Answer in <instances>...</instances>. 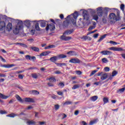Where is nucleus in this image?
<instances>
[{
	"label": "nucleus",
	"instance_id": "nucleus-1",
	"mask_svg": "<svg viewBox=\"0 0 125 125\" xmlns=\"http://www.w3.org/2000/svg\"><path fill=\"white\" fill-rule=\"evenodd\" d=\"M79 16V13H78L77 11H75L74 13L68 15L67 16L65 21H64L62 24V25H60L59 26V28L61 29L62 28L63 29H66V28H68L69 27V25H70V21L67 19H70V21H71L73 25L75 26L76 24H77V22H76L77 20V18H78Z\"/></svg>",
	"mask_w": 125,
	"mask_h": 125
},
{
	"label": "nucleus",
	"instance_id": "nucleus-2",
	"mask_svg": "<svg viewBox=\"0 0 125 125\" xmlns=\"http://www.w3.org/2000/svg\"><path fill=\"white\" fill-rule=\"evenodd\" d=\"M114 10V13H111L108 15V20L111 23H116L117 21H120L121 20V12L118 9L113 8L112 9Z\"/></svg>",
	"mask_w": 125,
	"mask_h": 125
},
{
	"label": "nucleus",
	"instance_id": "nucleus-3",
	"mask_svg": "<svg viewBox=\"0 0 125 125\" xmlns=\"http://www.w3.org/2000/svg\"><path fill=\"white\" fill-rule=\"evenodd\" d=\"M73 32H74V30L73 29L65 31L63 33V35L60 37V39L62 40V41H64L65 42L70 41V40H72V37H67L64 36V35H71Z\"/></svg>",
	"mask_w": 125,
	"mask_h": 125
},
{
	"label": "nucleus",
	"instance_id": "nucleus-4",
	"mask_svg": "<svg viewBox=\"0 0 125 125\" xmlns=\"http://www.w3.org/2000/svg\"><path fill=\"white\" fill-rule=\"evenodd\" d=\"M67 55H64V54H59L58 55V56H55L52 57H51L49 59V60L51 61V62H52L53 63H56V61L58 60L59 59H64V58H66Z\"/></svg>",
	"mask_w": 125,
	"mask_h": 125
},
{
	"label": "nucleus",
	"instance_id": "nucleus-5",
	"mask_svg": "<svg viewBox=\"0 0 125 125\" xmlns=\"http://www.w3.org/2000/svg\"><path fill=\"white\" fill-rule=\"evenodd\" d=\"M23 28V23L22 21L19 22L18 24L16 26V27L14 29H13V32L15 35H18L19 34V32H20V30L22 29Z\"/></svg>",
	"mask_w": 125,
	"mask_h": 125
},
{
	"label": "nucleus",
	"instance_id": "nucleus-6",
	"mask_svg": "<svg viewBox=\"0 0 125 125\" xmlns=\"http://www.w3.org/2000/svg\"><path fill=\"white\" fill-rule=\"evenodd\" d=\"M97 14L99 17H102L103 16V14L105 12V15L107 16V13H108V10L107 8H105L104 10H103L102 7H100L97 9Z\"/></svg>",
	"mask_w": 125,
	"mask_h": 125
},
{
	"label": "nucleus",
	"instance_id": "nucleus-7",
	"mask_svg": "<svg viewBox=\"0 0 125 125\" xmlns=\"http://www.w3.org/2000/svg\"><path fill=\"white\" fill-rule=\"evenodd\" d=\"M0 32L1 34H5V22L3 21H0Z\"/></svg>",
	"mask_w": 125,
	"mask_h": 125
},
{
	"label": "nucleus",
	"instance_id": "nucleus-8",
	"mask_svg": "<svg viewBox=\"0 0 125 125\" xmlns=\"http://www.w3.org/2000/svg\"><path fill=\"white\" fill-rule=\"evenodd\" d=\"M46 31L47 32L48 30H50L51 32H52V31H54L55 30V25L53 23L51 24H47V26L45 28Z\"/></svg>",
	"mask_w": 125,
	"mask_h": 125
},
{
	"label": "nucleus",
	"instance_id": "nucleus-9",
	"mask_svg": "<svg viewBox=\"0 0 125 125\" xmlns=\"http://www.w3.org/2000/svg\"><path fill=\"white\" fill-rule=\"evenodd\" d=\"M69 62L73 64H80L81 63V60L77 58H72L69 61Z\"/></svg>",
	"mask_w": 125,
	"mask_h": 125
},
{
	"label": "nucleus",
	"instance_id": "nucleus-10",
	"mask_svg": "<svg viewBox=\"0 0 125 125\" xmlns=\"http://www.w3.org/2000/svg\"><path fill=\"white\" fill-rule=\"evenodd\" d=\"M109 50H113V51H123L124 49L123 48L117 47H111L108 48Z\"/></svg>",
	"mask_w": 125,
	"mask_h": 125
},
{
	"label": "nucleus",
	"instance_id": "nucleus-11",
	"mask_svg": "<svg viewBox=\"0 0 125 125\" xmlns=\"http://www.w3.org/2000/svg\"><path fill=\"white\" fill-rule=\"evenodd\" d=\"M83 19L84 20H86V21H88L89 20V15L87 14L86 12H83Z\"/></svg>",
	"mask_w": 125,
	"mask_h": 125
},
{
	"label": "nucleus",
	"instance_id": "nucleus-12",
	"mask_svg": "<svg viewBox=\"0 0 125 125\" xmlns=\"http://www.w3.org/2000/svg\"><path fill=\"white\" fill-rule=\"evenodd\" d=\"M25 102H28L29 103H35V100L34 99L31 98H26L24 99Z\"/></svg>",
	"mask_w": 125,
	"mask_h": 125
},
{
	"label": "nucleus",
	"instance_id": "nucleus-13",
	"mask_svg": "<svg viewBox=\"0 0 125 125\" xmlns=\"http://www.w3.org/2000/svg\"><path fill=\"white\" fill-rule=\"evenodd\" d=\"M12 30V23L9 22L6 27V31L10 32Z\"/></svg>",
	"mask_w": 125,
	"mask_h": 125
},
{
	"label": "nucleus",
	"instance_id": "nucleus-14",
	"mask_svg": "<svg viewBox=\"0 0 125 125\" xmlns=\"http://www.w3.org/2000/svg\"><path fill=\"white\" fill-rule=\"evenodd\" d=\"M101 53L103 55H111L112 54V52L110 51H103L101 52Z\"/></svg>",
	"mask_w": 125,
	"mask_h": 125
},
{
	"label": "nucleus",
	"instance_id": "nucleus-15",
	"mask_svg": "<svg viewBox=\"0 0 125 125\" xmlns=\"http://www.w3.org/2000/svg\"><path fill=\"white\" fill-rule=\"evenodd\" d=\"M68 55H70L71 56H77L78 53L74 51H70L67 52Z\"/></svg>",
	"mask_w": 125,
	"mask_h": 125
},
{
	"label": "nucleus",
	"instance_id": "nucleus-16",
	"mask_svg": "<svg viewBox=\"0 0 125 125\" xmlns=\"http://www.w3.org/2000/svg\"><path fill=\"white\" fill-rule=\"evenodd\" d=\"M50 53H51V51H45V52L42 53L40 55V56H41V57H42V56H46L48 55V54H50Z\"/></svg>",
	"mask_w": 125,
	"mask_h": 125
},
{
	"label": "nucleus",
	"instance_id": "nucleus-17",
	"mask_svg": "<svg viewBox=\"0 0 125 125\" xmlns=\"http://www.w3.org/2000/svg\"><path fill=\"white\" fill-rule=\"evenodd\" d=\"M15 97H16L17 100H18V101H19V102H20V103H24V101L21 98V97H20V95H16Z\"/></svg>",
	"mask_w": 125,
	"mask_h": 125
},
{
	"label": "nucleus",
	"instance_id": "nucleus-18",
	"mask_svg": "<svg viewBox=\"0 0 125 125\" xmlns=\"http://www.w3.org/2000/svg\"><path fill=\"white\" fill-rule=\"evenodd\" d=\"M15 64H4L1 65V67H3V68H11L12 67H14Z\"/></svg>",
	"mask_w": 125,
	"mask_h": 125
},
{
	"label": "nucleus",
	"instance_id": "nucleus-19",
	"mask_svg": "<svg viewBox=\"0 0 125 125\" xmlns=\"http://www.w3.org/2000/svg\"><path fill=\"white\" fill-rule=\"evenodd\" d=\"M107 77H108V74H107V73L103 74L101 76V80L102 81H104V80H106L107 79Z\"/></svg>",
	"mask_w": 125,
	"mask_h": 125
},
{
	"label": "nucleus",
	"instance_id": "nucleus-20",
	"mask_svg": "<svg viewBox=\"0 0 125 125\" xmlns=\"http://www.w3.org/2000/svg\"><path fill=\"white\" fill-rule=\"evenodd\" d=\"M24 25L27 27V28H29L31 26V21L27 20L24 21Z\"/></svg>",
	"mask_w": 125,
	"mask_h": 125
},
{
	"label": "nucleus",
	"instance_id": "nucleus-21",
	"mask_svg": "<svg viewBox=\"0 0 125 125\" xmlns=\"http://www.w3.org/2000/svg\"><path fill=\"white\" fill-rule=\"evenodd\" d=\"M98 99V96H94L90 98V100L91 101H93V102H95V101H96V100H97Z\"/></svg>",
	"mask_w": 125,
	"mask_h": 125
},
{
	"label": "nucleus",
	"instance_id": "nucleus-22",
	"mask_svg": "<svg viewBox=\"0 0 125 125\" xmlns=\"http://www.w3.org/2000/svg\"><path fill=\"white\" fill-rule=\"evenodd\" d=\"M10 96H5L2 93H0V98L1 99H7V98H9Z\"/></svg>",
	"mask_w": 125,
	"mask_h": 125
},
{
	"label": "nucleus",
	"instance_id": "nucleus-23",
	"mask_svg": "<svg viewBox=\"0 0 125 125\" xmlns=\"http://www.w3.org/2000/svg\"><path fill=\"white\" fill-rule=\"evenodd\" d=\"M97 122H98V119H96L93 121H90L89 125H95V124H97Z\"/></svg>",
	"mask_w": 125,
	"mask_h": 125
},
{
	"label": "nucleus",
	"instance_id": "nucleus-24",
	"mask_svg": "<svg viewBox=\"0 0 125 125\" xmlns=\"http://www.w3.org/2000/svg\"><path fill=\"white\" fill-rule=\"evenodd\" d=\"M47 80L49 81L50 83H55L56 82V79L54 77H50Z\"/></svg>",
	"mask_w": 125,
	"mask_h": 125
},
{
	"label": "nucleus",
	"instance_id": "nucleus-25",
	"mask_svg": "<svg viewBox=\"0 0 125 125\" xmlns=\"http://www.w3.org/2000/svg\"><path fill=\"white\" fill-rule=\"evenodd\" d=\"M30 93H31V94H34V95H38L40 94V92L37 90H32L30 91Z\"/></svg>",
	"mask_w": 125,
	"mask_h": 125
},
{
	"label": "nucleus",
	"instance_id": "nucleus-26",
	"mask_svg": "<svg viewBox=\"0 0 125 125\" xmlns=\"http://www.w3.org/2000/svg\"><path fill=\"white\" fill-rule=\"evenodd\" d=\"M31 76H32V78H33V79H38V77H39V76H41V74L33 73V74H31Z\"/></svg>",
	"mask_w": 125,
	"mask_h": 125
},
{
	"label": "nucleus",
	"instance_id": "nucleus-27",
	"mask_svg": "<svg viewBox=\"0 0 125 125\" xmlns=\"http://www.w3.org/2000/svg\"><path fill=\"white\" fill-rule=\"evenodd\" d=\"M40 26L42 28H44L46 26V21H43L40 23Z\"/></svg>",
	"mask_w": 125,
	"mask_h": 125
},
{
	"label": "nucleus",
	"instance_id": "nucleus-28",
	"mask_svg": "<svg viewBox=\"0 0 125 125\" xmlns=\"http://www.w3.org/2000/svg\"><path fill=\"white\" fill-rule=\"evenodd\" d=\"M31 49L33 51H35V52H39L40 51V48L37 47H31Z\"/></svg>",
	"mask_w": 125,
	"mask_h": 125
},
{
	"label": "nucleus",
	"instance_id": "nucleus-29",
	"mask_svg": "<svg viewBox=\"0 0 125 125\" xmlns=\"http://www.w3.org/2000/svg\"><path fill=\"white\" fill-rule=\"evenodd\" d=\"M106 37H107V34H104V35H103L99 39V40L98 41V42H101L102 41H103V40H104V39H105V38H106Z\"/></svg>",
	"mask_w": 125,
	"mask_h": 125
},
{
	"label": "nucleus",
	"instance_id": "nucleus-30",
	"mask_svg": "<svg viewBox=\"0 0 125 125\" xmlns=\"http://www.w3.org/2000/svg\"><path fill=\"white\" fill-rule=\"evenodd\" d=\"M17 114H15L14 113H12L9 115H6V117H9V118H15L17 117Z\"/></svg>",
	"mask_w": 125,
	"mask_h": 125
},
{
	"label": "nucleus",
	"instance_id": "nucleus-31",
	"mask_svg": "<svg viewBox=\"0 0 125 125\" xmlns=\"http://www.w3.org/2000/svg\"><path fill=\"white\" fill-rule=\"evenodd\" d=\"M55 47H56L55 45H50L45 47L44 49H50V48H55Z\"/></svg>",
	"mask_w": 125,
	"mask_h": 125
},
{
	"label": "nucleus",
	"instance_id": "nucleus-32",
	"mask_svg": "<svg viewBox=\"0 0 125 125\" xmlns=\"http://www.w3.org/2000/svg\"><path fill=\"white\" fill-rule=\"evenodd\" d=\"M103 100L104 104H106V103H109V99L107 97L104 98Z\"/></svg>",
	"mask_w": 125,
	"mask_h": 125
},
{
	"label": "nucleus",
	"instance_id": "nucleus-33",
	"mask_svg": "<svg viewBox=\"0 0 125 125\" xmlns=\"http://www.w3.org/2000/svg\"><path fill=\"white\" fill-rule=\"evenodd\" d=\"M35 29L36 31H41V28H40V25L38 22H37L35 24Z\"/></svg>",
	"mask_w": 125,
	"mask_h": 125
},
{
	"label": "nucleus",
	"instance_id": "nucleus-34",
	"mask_svg": "<svg viewBox=\"0 0 125 125\" xmlns=\"http://www.w3.org/2000/svg\"><path fill=\"white\" fill-rule=\"evenodd\" d=\"M26 124H27L28 125H36V122L33 121V120L27 121L26 122Z\"/></svg>",
	"mask_w": 125,
	"mask_h": 125
},
{
	"label": "nucleus",
	"instance_id": "nucleus-35",
	"mask_svg": "<svg viewBox=\"0 0 125 125\" xmlns=\"http://www.w3.org/2000/svg\"><path fill=\"white\" fill-rule=\"evenodd\" d=\"M99 18L98 17V15L97 14L94 15L93 16V19H94V20H95V21H96L97 22V21H98V19Z\"/></svg>",
	"mask_w": 125,
	"mask_h": 125
},
{
	"label": "nucleus",
	"instance_id": "nucleus-36",
	"mask_svg": "<svg viewBox=\"0 0 125 125\" xmlns=\"http://www.w3.org/2000/svg\"><path fill=\"white\" fill-rule=\"evenodd\" d=\"M81 86L80 84H75L72 87V89H77L78 88H80V87Z\"/></svg>",
	"mask_w": 125,
	"mask_h": 125
},
{
	"label": "nucleus",
	"instance_id": "nucleus-37",
	"mask_svg": "<svg viewBox=\"0 0 125 125\" xmlns=\"http://www.w3.org/2000/svg\"><path fill=\"white\" fill-rule=\"evenodd\" d=\"M102 61L103 63H108V62H109V61L106 58H103L102 59Z\"/></svg>",
	"mask_w": 125,
	"mask_h": 125
},
{
	"label": "nucleus",
	"instance_id": "nucleus-38",
	"mask_svg": "<svg viewBox=\"0 0 125 125\" xmlns=\"http://www.w3.org/2000/svg\"><path fill=\"white\" fill-rule=\"evenodd\" d=\"M125 87L120 88L117 90V93H119V92H121V93L124 92H125Z\"/></svg>",
	"mask_w": 125,
	"mask_h": 125
},
{
	"label": "nucleus",
	"instance_id": "nucleus-39",
	"mask_svg": "<svg viewBox=\"0 0 125 125\" xmlns=\"http://www.w3.org/2000/svg\"><path fill=\"white\" fill-rule=\"evenodd\" d=\"M120 9L122 10L123 12L125 11V5L124 4H121L120 5Z\"/></svg>",
	"mask_w": 125,
	"mask_h": 125
},
{
	"label": "nucleus",
	"instance_id": "nucleus-40",
	"mask_svg": "<svg viewBox=\"0 0 125 125\" xmlns=\"http://www.w3.org/2000/svg\"><path fill=\"white\" fill-rule=\"evenodd\" d=\"M81 40H83L84 41H86V40L88 39V37L86 36H83V37L81 38Z\"/></svg>",
	"mask_w": 125,
	"mask_h": 125
},
{
	"label": "nucleus",
	"instance_id": "nucleus-41",
	"mask_svg": "<svg viewBox=\"0 0 125 125\" xmlns=\"http://www.w3.org/2000/svg\"><path fill=\"white\" fill-rule=\"evenodd\" d=\"M72 103V102L71 101H67L63 104V105H70Z\"/></svg>",
	"mask_w": 125,
	"mask_h": 125
},
{
	"label": "nucleus",
	"instance_id": "nucleus-42",
	"mask_svg": "<svg viewBox=\"0 0 125 125\" xmlns=\"http://www.w3.org/2000/svg\"><path fill=\"white\" fill-rule=\"evenodd\" d=\"M117 75H118V72H117V71L114 70L112 72V76L113 77H115V76H117Z\"/></svg>",
	"mask_w": 125,
	"mask_h": 125
},
{
	"label": "nucleus",
	"instance_id": "nucleus-43",
	"mask_svg": "<svg viewBox=\"0 0 125 125\" xmlns=\"http://www.w3.org/2000/svg\"><path fill=\"white\" fill-rule=\"evenodd\" d=\"M93 29H95V26H90L88 29V31H91V30H93Z\"/></svg>",
	"mask_w": 125,
	"mask_h": 125
},
{
	"label": "nucleus",
	"instance_id": "nucleus-44",
	"mask_svg": "<svg viewBox=\"0 0 125 125\" xmlns=\"http://www.w3.org/2000/svg\"><path fill=\"white\" fill-rule=\"evenodd\" d=\"M98 70H93V71H92V72L90 74V77H91V76H93V75H94L95 74V73L98 72Z\"/></svg>",
	"mask_w": 125,
	"mask_h": 125
},
{
	"label": "nucleus",
	"instance_id": "nucleus-45",
	"mask_svg": "<svg viewBox=\"0 0 125 125\" xmlns=\"http://www.w3.org/2000/svg\"><path fill=\"white\" fill-rule=\"evenodd\" d=\"M56 24H60L61 23V20L60 19H56L55 20Z\"/></svg>",
	"mask_w": 125,
	"mask_h": 125
},
{
	"label": "nucleus",
	"instance_id": "nucleus-46",
	"mask_svg": "<svg viewBox=\"0 0 125 125\" xmlns=\"http://www.w3.org/2000/svg\"><path fill=\"white\" fill-rule=\"evenodd\" d=\"M31 56L29 55L25 56V58L26 60H31Z\"/></svg>",
	"mask_w": 125,
	"mask_h": 125
},
{
	"label": "nucleus",
	"instance_id": "nucleus-47",
	"mask_svg": "<svg viewBox=\"0 0 125 125\" xmlns=\"http://www.w3.org/2000/svg\"><path fill=\"white\" fill-rule=\"evenodd\" d=\"M0 114H1V115H4V114H7V112L3 110H0Z\"/></svg>",
	"mask_w": 125,
	"mask_h": 125
},
{
	"label": "nucleus",
	"instance_id": "nucleus-48",
	"mask_svg": "<svg viewBox=\"0 0 125 125\" xmlns=\"http://www.w3.org/2000/svg\"><path fill=\"white\" fill-rule=\"evenodd\" d=\"M35 32H36V30H35V29H32L30 31V33H31L32 36H34V35H35Z\"/></svg>",
	"mask_w": 125,
	"mask_h": 125
},
{
	"label": "nucleus",
	"instance_id": "nucleus-49",
	"mask_svg": "<svg viewBox=\"0 0 125 125\" xmlns=\"http://www.w3.org/2000/svg\"><path fill=\"white\" fill-rule=\"evenodd\" d=\"M104 71L105 72H109V71H110V68L108 67H105L104 68Z\"/></svg>",
	"mask_w": 125,
	"mask_h": 125
},
{
	"label": "nucleus",
	"instance_id": "nucleus-50",
	"mask_svg": "<svg viewBox=\"0 0 125 125\" xmlns=\"http://www.w3.org/2000/svg\"><path fill=\"white\" fill-rule=\"evenodd\" d=\"M38 123L39 125H45V124L46 123L45 122H41V121H39Z\"/></svg>",
	"mask_w": 125,
	"mask_h": 125
},
{
	"label": "nucleus",
	"instance_id": "nucleus-51",
	"mask_svg": "<svg viewBox=\"0 0 125 125\" xmlns=\"http://www.w3.org/2000/svg\"><path fill=\"white\" fill-rule=\"evenodd\" d=\"M60 106L59 104H55V110H58L59 109Z\"/></svg>",
	"mask_w": 125,
	"mask_h": 125
},
{
	"label": "nucleus",
	"instance_id": "nucleus-52",
	"mask_svg": "<svg viewBox=\"0 0 125 125\" xmlns=\"http://www.w3.org/2000/svg\"><path fill=\"white\" fill-rule=\"evenodd\" d=\"M23 78H24V75H22L21 74L19 75V79H20L21 80H23Z\"/></svg>",
	"mask_w": 125,
	"mask_h": 125
},
{
	"label": "nucleus",
	"instance_id": "nucleus-53",
	"mask_svg": "<svg viewBox=\"0 0 125 125\" xmlns=\"http://www.w3.org/2000/svg\"><path fill=\"white\" fill-rule=\"evenodd\" d=\"M31 60H33V61H36L37 60V58L35 56L31 57Z\"/></svg>",
	"mask_w": 125,
	"mask_h": 125
},
{
	"label": "nucleus",
	"instance_id": "nucleus-54",
	"mask_svg": "<svg viewBox=\"0 0 125 125\" xmlns=\"http://www.w3.org/2000/svg\"><path fill=\"white\" fill-rule=\"evenodd\" d=\"M99 36V33L95 34L93 36V37L95 38V39H97V38H98Z\"/></svg>",
	"mask_w": 125,
	"mask_h": 125
},
{
	"label": "nucleus",
	"instance_id": "nucleus-55",
	"mask_svg": "<svg viewBox=\"0 0 125 125\" xmlns=\"http://www.w3.org/2000/svg\"><path fill=\"white\" fill-rule=\"evenodd\" d=\"M76 73L77 75H79V76H80V75H82V72L81 71L77 70V71H76Z\"/></svg>",
	"mask_w": 125,
	"mask_h": 125
},
{
	"label": "nucleus",
	"instance_id": "nucleus-56",
	"mask_svg": "<svg viewBox=\"0 0 125 125\" xmlns=\"http://www.w3.org/2000/svg\"><path fill=\"white\" fill-rule=\"evenodd\" d=\"M51 98H52V99H56V98H57V96L53 94L51 96Z\"/></svg>",
	"mask_w": 125,
	"mask_h": 125
},
{
	"label": "nucleus",
	"instance_id": "nucleus-57",
	"mask_svg": "<svg viewBox=\"0 0 125 125\" xmlns=\"http://www.w3.org/2000/svg\"><path fill=\"white\" fill-rule=\"evenodd\" d=\"M103 23H104V24L107 23V20H106V18L103 17Z\"/></svg>",
	"mask_w": 125,
	"mask_h": 125
},
{
	"label": "nucleus",
	"instance_id": "nucleus-58",
	"mask_svg": "<svg viewBox=\"0 0 125 125\" xmlns=\"http://www.w3.org/2000/svg\"><path fill=\"white\" fill-rule=\"evenodd\" d=\"M48 86L49 87H51V86H54V85L53 84V83H47Z\"/></svg>",
	"mask_w": 125,
	"mask_h": 125
},
{
	"label": "nucleus",
	"instance_id": "nucleus-59",
	"mask_svg": "<svg viewBox=\"0 0 125 125\" xmlns=\"http://www.w3.org/2000/svg\"><path fill=\"white\" fill-rule=\"evenodd\" d=\"M57 94L58 95H61V96H63V93L61 91H57Z\"/></svg>",
	"mask_w": 125,
	"mask_h": 125
},
{
	"label": "nucleus",
	"instance_id": "nucleus-60",
	"mask_svg": "<svg viewBox=\"0 0 125 125\" xmlns=\"http://www.w3.org/2000/svg\"><path fill=\"white\" fill-rule=\"evenodd\" d=\"M59 85H60V86H62V87H64V86H65V84L63 83H60Z\"/></svg>",
	"mask_w": 125,
	"mask_h": 125
},
{
	"label": "nucleus",
	"instance_id": "nucleus-61",
	"mask_svg": "<svg viewBox=\"0 0 125 125\" xmlns=\"http://www.w3.org/2000/svg\"><path fill=\"white\" fill-rule=\"evenodd\" d=\"M13 102H14V99H12L10 100V101L9 102V104H12V103H13Z\"/></svg>",
	"mask_w": 125,
	"mask_h": 125
},
{
	"label": "nucleus",
	"instance_id": "nucleus-62",
	"mask_svg": "<svg viewBox=\"0 0 125 125\" xmlns=\"http://www.w3.org/2000/svg\"><path fill=\"white\" fill-rule=\"evenodd\" d=\"M60 18H61V20H63V19H64V15L62 14L60 15Z\"/></svg>",
	"mask_w": 125,
	"mask_h": 125
},
{
	"label": "nucleus",
	"instance_id": "nucleus-63",
	"mask_svg": "<svg viewBox=\"0 0 125 125\" xmlns=\"http://www.w3.org/2000/svg\"><path fill=\"white\" fill-rule=\"evenodd\" d=\"M51 22H52V23H53V24H56V22H55V21H54V20L51 19L50 20Z\"/></svg>",
	"mask_w": 125,
	"mask_h": 125
},
{
	"label": "nucleus",
	"instance_id": "nucleus-64",
	"mask_svg": "<svg viewBox=\"0 0 125 125\" xmlns=\"http://www.w3.org/2000/svg\"><path fill=\"white\" fill-rule=\"evenodd\" d=\"M82 124L83 125H87V123H86L84 121H82Z\"/></svg>",
	"mask_w": 125,
	"mask_h": 125
}]
</instances>
